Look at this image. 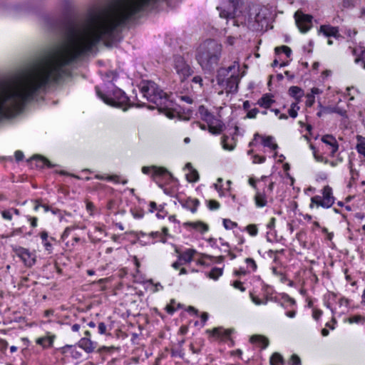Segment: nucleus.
I'll return each instance as SVG.
<instances>
[{"label":"nucleus","mask_w":365,"mask_h":365,"mask_svg":"<svg viewBox=\"0 0 365 365\" xmlns=\"http://www.w3.org/2000/svg\"><path fill=\"white\" fill-rule=\"evenodd\" d=\"M222 53V45L209 39L202 43L196 51L195 59L205 72H212L217 66Z\"/></svg>","instance_id":"1"},{"label":"nucleus","mask_w":365,"mask_h":365,"mask_svg":"<svg viewBox=\"0 0 365 365\" xmlns=\"http://www.w3.org/2000/svg\"><path fill=\"white\" fill-rule=\"evenodd\" d=\"M140 92L148 101L156 105L160 112H165L172 108L173 103L170 100L169 96L154 82L148 81L140 88Z\"/></svg>","instance_id":"2"},{"label":"nucleus","mask_w":365,"mask_h":365,"mask_svg":"<svg viewBox=\"0 0 365 365\" xmlns=\"http://www.w3.org/2000/svg\"><path fill=\"white\" fill-rule=\"evenodd\" d=\"M96 93L98 96L108 105L123 108L124 106H126L129 102L128 97L125 95V92L121 89L115 88L113 91V97H108L101 93L98 87H96Z\"/></svg>","instance_id":"3"},{"label":"nucleus","mask_w":365,"mask_h":365,"mask_svg":"<svg viewBox=\"0 0 365 365\" xmlns=\"http://www.w3.org/2000/svg\"><path fill=\"white\" fill-rule=\"evenodd\" d=\"M174 68L181 81H184L193 73L190 66L181 56H176L174 58Z\"/></svg>","instance_id":"4"},{"label":"nucleus","mask_w":365,"mask_h":365,"mask_svg":"<svg viewBox=\"0 0 365 365\" xmlns=\"http://www.w3.org/2000/svg\"><path fill=\"white\" fill-rule=\"evenodd\" d=\"M296 24L299 31L302 33L307 32L312 26V16L304 14L301 11H297L294 14Z\"/></svg>","instance_id":"5"},{"label":"nucleus","mask_w":365,"mask_h":365,"mask_svg":"<svg viewBox=\"0 0 365 365\" xmlns=\"http://www.w3.org/2000/svg\"><path fill=\"white\" fill-rule=\"evenodd\" d=\"M16 255L23 260L25 265L31 267L36 262L35 256L29 250L24 247H19L16 250Z\"/></svg>","instance_id":"6"},{"label":"nucleus","mask_w":365,"mask_h":365,"mask_svg":"<svg viewBox=\"0 0 365 365\" xmlns=\"http://www.w3.org/2000/svg\"><path fill=\"white\" fill-rule=\"evenodd\" d=\"M152 170L153 171V180L157 182V178L164 175H169L170 178H173V175L169 171L163 167H157V166H152V167H146L144 166L142 168V172L144 174H148L150 170Z\"/></svg>","instance_id":"7"},{"label":"nucleus","mask_w":365,"mask_h":365,"mask_svg":"<svg viewBox=\"0 0 365 365\" xmlns=\"http://www.w3.org/2000/svg\"><path fill=\"white\" fill-rule=\"evenodd\" d=\"M323 199L320 206L326 208L330 207L334 202V197L332 195V189L329 185L323 188Z\"/></svg>","instance_id":"8"},{"label":"nucleus","mask_w":365,"mask_h":365,"mask_svg":"<svg viewBox=\"0 0 365 365\" xmlns=\"http://www.w3.org/2000/svg\"><path fill=\"white\" fill-rule=\"evenodd\" d=\"M240 78L237 74H232L230 77L225 81L226 88L228 93H237L238 90V84Z\"/></svg>","instance_id":"9"},{"label":"nucleus","mask_w":365,"mask_h":365,"mask_svg":"<svg viewBox=\"0 0 365 365\" xmlns=\"http://www.w3.org/2000/svg\"><path fill=\"white\" fill-rule=\"evenodd\" d=\"M319 33H322L327 37L333 36L338 38L339 36L338 28L330 25L321 26Z\"/></svg>","instance_id":"10"},{"label":"nucleus","mask_w":365,"mask_h":365,"mask_svg":"<svg viewBox=\"0 0 365 365\" xmlns=\"http://www.w3.org/2000/svg\"><path fill=\"white\" fill-rule=\"evenodd\" d=\"M184 227H192L193 229L199 230L201 233H204L209 230L207 224L202 221L186 222L183 224Z\"/></svg>","instance_id":"11"},{"label":"nucleus","mask_w":365,"mask_h":365,"mask_svg":"<svg viewBox=\"0 0 365 365\" xmlns=\"http://www.w3.org/2000/svg\"><path fill=\"white\" fill-rule=\"evenodd\" d=\"M78 346L84 349L87 353L93 352L96 348L94 343L88 337L82 338L78 341Z\"/></svg>","instance_id":"12"},{"label":"nucleus","mask_w":365,"mask_h":365,"mask_svg":"<svg viewBox=\"0 0 365 365\" xmlns=\"http://www.w3.org/2000/svg\"><path fill=\"white\" fill-rule=\"evenodd\" d=\"M31 160H36L37 161L36 166L39 168H43L45 165L49 168H52L54 166L48 159L41 155H34L31 158Z\"/></svg>","instance_id":"13"},{"label":"nucleus","mask_w":365,"mask_h":365,"mask_svg":"<svg viewBox=\"0 0 365 365\" xmlns=\"http://www.w3.org/2000/svg\"><path fill=\"white\" fill-rule=\"evenodd\" d=\"M274 102V101L271 98L269 94H265L258 100L257 104L261 107L268 108Z\"/></svg>","instance_id":"14"},{"label":"nucleus","mask_w":365,"mask_h":365,"mask_svg":"<svg viewBox=\"0 0 365 365\" xmlns=\"http://www.w3.org/2000/svg\"><path fill=\"white\" fill-rule=\"evenodd\" d=\"M228 74V70H226L225 68H220V69H218L216 77L217 84L220 86H222L225 83V81L227 80L226 77L227 76Z\"/></svg>","instance_id":"15"},{"label":"nucleus","mask_w":365,"mask_h":365,"mask_svg":"<svg viewBox=\"0 0 365 365\" xmlns=\"http://www.w3.org/2000/svg\"><path fill=\"white\" fill-rule=\"evenodd\" d=\"M289 94L290 96L294 98L297 101H299V98L304 95V91L298 86H291L289 88Z\"/></svg>","instance_id":"16"},{"label":"nucleus","mask_w":365,"mask_h":365,"mask_svg":"<svg viewBox=\"0 0 365 365\" xmlns=\"http://www.w3.org/2000/svg\"><path fill=\"white\" fill-rule=\"evenodd\" d=\"M54 336L40 337L36 339V344L42 346L44 348L49 347L52 345Z\"/></svg>","instance_id":"17"},{"label":"nucleus","mask_w":365,"mask_h":365,"mask_svg":"<svg viewBox=\"0 0 365 365\" xmlns=\"http://www.w3.org/2000/svg\"><path fill=\"white\" fill-rule=\"evenodd\" d=\"M196 253V251L192 249H188L182 254L179 255V259L183 260L185 262H190L192 260L193 255Z\"/></svg>","instance_id":"18"},{"label":"nucleus","mask_w":365,"mask_h":365,"mask_svg":"<svg viewBox=\"0 0 365 365\" xmlns=\"http://www.w3.org/2000/svg\"><path fill=\"white\" fill-rule=\"evenodd\" d=\"M199 205V200L197 199H188L182 205L183 207L189 209L192 212H195Z\"/></svg>","instance_id":"19"},{"label":"nucleus","mask_w":365,"mask_h":365,"mask_svg":"<svg viewBox=\"0 0 365 365\" xmlns=\"http://www.w3.org/2000/svg\"><path fill=\"white\" fill-rule=\"evenodd\" d=\"M250 341L252 343H259L262 344V348H266L269 344V340L262 336L254 335L251 336Z\"/></svg>","instance_id":"20"},{"label":"nucleus","mask_w":365,"mask_h":365,"mask_svg":"<svg viewBox=\"0 0 365 365\" xmlns=\"http://www.w3.org/2000/svg\"><path fill=\"white\" fill-rule=\"evenodd\" d=\"M267 13V10L266 9H262L255 16V21H257L259 24H261L262 26H263V21L267 24V21L266 20Z\"/></svg>","instance_id":"21"},{"label":"nucleus","mask_w":365,"mask_h":365,"mask_svg":"<svg viewBox=\"0 0 365 365\" xmlns=\"http://www.w3.org/2000/svg\"><path fill=\"white\" fill-rule=\"evenodd\" d=\"M255 204L257 207H264L267 205V200L264 194L257 192L255 197Z\"/></svg>","instance_id":"22"},{"label":"nucleus","mask_w":365,"mask_h":365,"mask_svg":"<svg viewBox=\"0 0 365 365\" xmlns=\"http://www.w3.org/2000/svg\"><path fill=\"white\" fill-rule=\"evenodd\" d=\"M273 137L272 136H267L265 138H262V144L265 147L270 148L271 149L275 150L277 149L278 145L276 143H274L273 142Z\"/></svg>","instance_id":"23"},{"label":"nucleus","mask_w":365,"mask_h":365,"mask_svg":"<svg viewBox=\"0 0 365 365\" xmlns=\"http://www.w3.org/2000/svg\"><path fill=\"white\" fill-rule=\"evenodd\" d=\"M359 143L356 145V150L359 153L363 155L365 157V139L360 136H357Z\"/></svg>","instance_id":"24"},{"label":"nucleus","mask_w":365,"mask_h":365,"mask_svg":"<svg viewBox=\"0 0 365 365\" xmlns=\"http://www.w3.org/2000/svg\"><path fill=\"white\" fill-rule=\"evenodd\" d=\"M186 178L190 182H197L199 180L198 172L195 169L192 168L189 173L186 174Z\"/></svg>","instance_id":"25"},{"label":"nucleus","mask_w":365,"mask_h":365,"mask_svg":"<svg viewBox=\"0 0 365 365\" xmlns=\"http://www.w3.org/2000/svg\"><path fill=\"white\" fill-rule=\"evenodd\" d=\"M283 357L279 353H274L270 358L271 365H279L283 364Z\"/></svg>","instance_id":"26"},{"label":"nucleus","mask_w":365,"mask_h":365,"mask_svg":"<svg viewBox=\"0 0 365 365\" xmlns=\"http://www.w3.org/2000/svg\"><path fill=\"white\" fill-rule=\"evenodd\" d=\"M222 274V269L214 267L208 274V277L212 279H217Z\"/></svg>","instance_id":"27"},{"label":"nucleus","mask_w":365,"mask_h":365,"mask_svg":"<svg viewBox=\"0 0 365 365\" xmlns=\"http://www.w3.org/2000/svg\"><path fill=\"white\" fill-rule=\"evenodd\" d=\"M73 0H60V6L64 12H68L73 7Z\"/></svg>","instance_id":"28"},{"label":"nucleus","mask_w":365,"mask_h":365,"mask_svg":"<svg viewBox=\"0 0 365 365\" xmlns=\"http://www.w3.org/2000/svg\"><path fill=\"white\" fill-rule=\"evenodd\" d=\"M322 140L323 143L329 145L330 146H332V145L336 142L335 138L331 135H324L322 138Z\"/></svg>","instance_id":"29"},{"label":"nucleus","mask_w":365,"mask_h":365,"mask_svg":"<svg viewBox=\"0 0 365 365\" xmlns=\"http://www.w3.org/2000/svg\"><path fill=\"white\" fill-rule=\"evenodd\" d=\"M275 53H279L281 51L282 52H284L286 56L287 57H289L291 53H292V50L289 47L287 46H280V47H276L275 49Z\"/></svg>","instance_id":"30"},{"label":"nucleus","mask_w":365,"mask_h":365,"mask_svg":"<svg viewBox=\"0 0 365 365\" xmlns=\"http://www.w3.org/2000/svg\"><path fill=\"white\" fill-rule=\"evenodd\" d=\"M223 225L225 229L230 230V229L236 227L237 226V224L235 222L231 221L230 220L224 219L223 220Z\"/></svg>","instance_id":"31"},{"label":"nucleus","mask_w":365,"mask_h":365,"mask_svg":"<svg viewBox=\"0 0 365 365\" xmlns=\"http://www.w3.org/2000/svg\"><path fill=\"white\" fill-rule=\"evenodd\" d=\"M246 230L252 236H255L257 235V227L255 225H249L246 227Z\"/></svg>","instance_id":"32"},{"label":"nucleus","mask_w":365,"mask_h":365,"mask_svg":"<svg viewBox=\"0 0 365 365\" xmlns=\"http://www.w3.org/2000/svg\"><path fill=\"white\" fill-rule=\"evenodd\" d=\"M307 101H306V106L307 107H312L315 101V98L313 94L308 93L307 96Z\"/></svg>","instance_id":"33"},{"label":"nucleus","mask_w":365,"mask_h":365,"mask_svg":"<svg viewBox=\"0 0 365 365\" xmlns=\"http://www.w3.org/2000/svg\"><path fill=\"white\" fill-rule=\"evenodd\" d=\"M300 363H301L300 358L297 355H296V354L292 355L290 360H289L290 365H299V364H300Z\"/></svg>","instance_id":"34"},{"label":"nucleus","mask_w":365,"mask_h":365,"mask_svg":"<svg viewBox=\"0 0 365 365\" xmlns=\"http://www.w3.org/2000/svg\"><path fill=\"white\" fill-rule=\"evenodd\" d=\"M208 207L210 210H217L220 207V203L215 200H210L208 201Z\"/></svg>","instance_id":"35"},{"label":"nucleus","mask_w":365,"mask_h":365,"mask_svg":"<svg viewBox=\"0 0 365 365\" xmlns=\"http://www.w3.org/2000/svg\"><path fill=\"white\" fill-rule=\"evenodd\" d=\"M250 297H251V299L252 301L257 305H260L262 304H266L267 300L266 299L265 301H262L261 299H259L257 297L253 295V294L250 293Z\"/></svg>","instance_id":"36"},{"label":"nucleus","mask_w":365,"mask_h":365,"mask_svg":"<svg viewBox=\"0 0 365 365\" xmlns=\"http://www.w3.org/2000/svg\"><path fill=\"white\" fill-rule=\"evenodd\" d=\"M199 112L202 115H204L207 120V118L211 115L210 112L205 108L204 106H200L199 108Z\"/></svg>","instance_id":"37"},{"label":"nucleus","mask_w":365,"mask_h":365,"mask_svg":"<svg viewBox=\"0 0 365 365\" xmlns=\"http://www.w3.org/2000/svg\"><path fill=\"white\" fill-rule=\"evenodd\" d=\"M324 113H334V112H338V108L336 107H330V106H323Z\"/></svg>","instance_id":"38"},{"label":"nucleus","mask_w":365,"mask_h":365,"mask_svg":"<svg viewBox=\"0 0 365 365\" xmlns=\"http://www.w3.org/2000/svg\"><path fill=\"white\" fill-rule=\"evenodd\" d=\"M355 62H361L363 67L365 68V48L361 51V56L355 59Z\"/></svg>","instance_id":"39"},{"label":"nucleus","mask_w":365,"mask_h":365,"mask_svg":"<svg viewBox=\"0 0 365 365\" xmlns=\"http://www.w3.org/2000/svg\"><path fill=\"white\" fill-rule=\"evenodd\" d=\"M312 204L310 205L311 207H312V204H316L317 206H320V203L322 202V200L321 199V197L319 195H316L312 197L311 199Z\"/></svg>","instance_id":"40"},{"label":"nucleus","mask_w":365,"mask_h":365,"mask_svg":"<svg viewBox=\"0 0 365 365\" xmlns=\"http://www.w3.org/2000/svg\"><path fill=\"white\" fill-rule=\"evenodd\" d=\"M228 139L227 136H223L222 140V147L225 150H232L234 149V146H230L228 144H227L226 141Z\"/></svg>","instance_id":"41"},{"label":"nucleus","mask_w":365,"mask_h":365,"mask_svg":"<svg viewBox=\"0 0 365 365\" xmlns=\"http://www.w3.org/2000/svg\"><path fill=\"white\" fill-rule=\"evenodd\" d=\"M259 110L257 108H253L248 111L247 114V117L249 118H254L256 117L257 114L258 113Z\"/></svg>","instance_id":"42"},{"label":"nucleus","mask_w":365,"mask_h":365,"mask_svg":"<svg viewBox=\"0 0 365 365\" xmlns=\"http://www.w3.org/2000/svg\"><path fill=\"white\" fill-rule=\"evenodd\" d=\"M98 332L101 334H106V325L103 322H100L98 327Z\"/></svg>","instance_id":"43"},{"label":"nucleus","mask_w":365,"mask_h":365,"mask_svg":"<svg viewBox=\"0 0 365 365\" xmlns=\"http://www.w3.org/2000/svg\"><path fill=\"white\" fill-rule=\"evenodd\" d=\"M232 285L235 288L239 289L241 292L245 291V288L243 287L242 283L240 281H235Z\"/></svg>","instance_id":"44"},{"label":"nucleus","mask_w":365,"mask_h":365,"mask_svg":"<svg viewBox=\"0 0 365 365\" xmlns=\"http://www.w3.org/2000/svg\"><path fill=\"white\" fill-rule=\"evenodd\" d=\"M209 131L213 134H219L222 131V127L210 126Z\"/></svg>","instance_id":"45"},{"label":"nucleus","mask_w":365,"mask_h":365,"mask_svg":"<svg viewBox=\"0 0 365 365\" xmlns=\"http://www.w3.org/2000/svg\"><path fill=\"white\" fill-rule=\"evenodd\" d=\"M245 262L247 264L250 265L253 270H256L257 264L252 258H247Z\"/></svg>","instance_id":"46"},{"label":"nucleus","mask_w":365,"mask_h":365,"mask_svg":"<svg viewBox=\"0 0 365 365\" xmlns=\"http://www.w3.org/2000/svg\"><path fill=\"white\" fill-rule=\"evenodd\" d=\"M264 160H265V157H264V156H259L258 155H255L254 156L253 162L255 163H264Z\"/></svg>","instance_id":"47"},{"label":"nucleus","mask_w":365,"mask_h":365,"mask_svg":"<svg viewBox=\"0 0 365 365\" xmlns=\"http://www.w3.org/2000/svg\"><path fill=\"white\" fill-rule=\"evenodd\" d=\"M314 157L317 161L324 162L325 163H329V160L327 159L324 160L323 156L317 155L315 152L314 153Z\"/></svg>","instance_id":"48"},{"label":"nucleus","mask_w":365,"mask_h":365,"mask_svg":"<svg viewBox=\"0 0 365 365\" xmlns=\"http://www.w3.org/2000/svg\"><path fill=\"white\" fill-rule=\"evenodd\" d=\"M1 215H2V217L6 220H11L12 218V215L9 211L4 210L2 212Z\"/></svg>","instance_id":"49"},{"label":"nucleus","mask_w":365,"mask_h":365,"mask_svg":"<svg viewBox=\"0 0 365 365\" xmlns=\"http://www.w3.org/2000/svg\"><path fill=\"white\" fill-rule=\"evenodd\" d=\"M15 158L17 161H20L24 158V153L20 150H17L15 152Z\"/></svg>","instance_id":"50"},{"label":"nucleus","mask_w":365,"mask_h":365,"mask_svg":"<svg viewBox=\"0 0 365 365\" xmlns=\"http://www.w3.org/2000/svg\"><path fill=\"white\" fill-rule=\"evenodd\" d=\"M361 319H362V317H361V316H359V315L354 316L353 317L349 318V322L350 323H357V322H359Z\"/></svg>","instance_id":"51"},{"label":"nucleus","mask_w":365,"mask_h":365,"mask_svg":"<svg viewBox=\"0 0 365 365\" xmlns=\"http://www.w3.org/2000/svg\"><path fill=\"white\" fill-rule=\"evenodd\" d=\"M331 155L334 156L335 153L339 149V145L337 143V141L334 144H333L332 146H331Z\"/></svg>","instance_id":"52"},{"label":"nucleus","mask_w":365,"mask_h":365,"mask_svg":"<svg viewBox=\"0 0 365 365\" xmlns=\"http://www.w3.org/2000/svg\"><path fill=\"white\" fill-rule=\"evenodd\" d=\"M288 113L290 117L293 118H295L297 116V110L296 109L289 108Z\"/></svg>","instance_id":"53"},{"label":"nucleus","mask_w":365,"mask_h":365,"mask_svg":"<svg viewBox=\"0 0 365 365\" xmlns=\"http://www.w3.org/2000/svg\"><path fill=\"white\" fill-rule=\"evenodd\" d=\"M222 329L221 328H215L212 329V332L214 336H220L222 334Z\"/></svg>","instance_id":"54"},{"label":"nucleus","mask_w":365,"mask_h":365,"mask_svg":"<svg viewBox=\"0 0 365 365\" xmlns=\"http://www.w3.org/2000/svg\"><path fill=\"white\" fill-rule=\"evenodd\" d=\"M192 82L195 83H199L200 86H202V78L200 76H196L193 77Z\"/></svg>","instance_id":"55"},{"label":"nucleus","mask_w":365,"mask_h":365,"mask_svg":"<svg viewBox=\"0 0 365 365\" xmlns=\"http://www.w3.org/2000/svg\"><path fill=\"white\" fill-rule=\"evenodd\" d=\"M322 314V312L321 310H314L313 312V317L317 320L319 319Z\"/></svg>","instance_id":"56"},{"label":"nucleus","mask_w":365,"mask_h":365,"mask_svg":"<svg viewBox=\"0 0 365 365\" xmlns=\"http://www.w3.org/2000/svg\"><path fill=\"white\" fill-rule=\"evenodd\" d=\"M29 220L31 222V225L33 227H35L37 226V218L36 217H29Z\"/></svg>","instance_id":"57"},{"label":"nucleus","mask_w":365,"mask_h":365,"mask_svg":"<svg viewBox=\"0 0 365 365\" xmlns=\"http://www.w3.org/2000/svg\"><path fill=\"white\" fill-rule=\"evenodd\" d=\"M236 62L234 63L233 65L232 66H230L227 68H226V70H228V73L232 71V70H235L237 68V71H239V65L237 64V66L235 65Z\"/></svg>","instance_id":"58"},{"label":"nucleus","mask_w":365,"mask_h":365,"mask_svg":"<svg viewBox=\"0 0 365 365\" xmlns=\"http://www.w3.org/2000/svg\"><path fill=\"white\" fill-rule=\"evenodd\" d=\"M349 299H346L344 297H342L339 299V304L340 305H343L344 304L346 307H347L349 305Z\"/></svg>","instance_id":"59"},{"label":"nucleus","mask_w":365,"mask_h":365,"mask_svg":"<svg viewBox=\"0 0 365 365\" xmlns=\"http://www.w3.org/2000/svg\"><path fill=\"white\" fill-rule=\"evenodd\" d=\"M181 99L182 101L187 102V103H192L193 101L192 99L190 96H181Z\"/></svg>","instance_id":"60"},{"label":"nucleus","mask_w":365,"mask_h":365,"mask_svg":"<svg viewBox=\"0 0 365 365\" xmlns=\"http://www.w3.org/2000/svg\"><path fill=\"white\" fill-rule=\"evenodd\" d=\"M48 237V236L47 232L43 231L41 232V238L43 242L47 240Z\"/></svg>","instance_id":"61"},{"label":"nucleus","mask_w":365,"mask_h":365,"mask_svg":"<svg viewBox=\"0 0 365 365\" xmlns=\"http://www.w3.org/2000/svg\"><path fill=\"white\" fill-rule=\"evenodd\" d=\"M235 276L245 275L246 274V271L245 269H240V270H236L234 272Z\"/></svg>","instance_id":"62"},{"label":"nucleus","mask_w":365,"mask_h":365,"mask_svg":"<svg viewBox=\"0 0 365 365\" xmlns=\"http://www.w3.org/2000/svg\"><path fill=\"white\" fill-rule=\"evenodd\" d=\"M166 311H167L168 313L172 314L174 313L175 309L173 308V305H168L166 307Z\"/></svg>","instance_id":"63"},{"label":"nucleus","mask_w":365,"mask_h":365,"mask_svg":"<svg viewBox=\"0 0 365 365\" xmlns=\"http://www.w3.org/2000/svg\"><path fill=\"white\" fill-rule=\"evenodd\" d=\"M274 223H275V218L274 217H272L270 219L269 222L267 225V227L269 228V229H272L274 226Z\"/></svg>","instance_id":"64"}]
</instances>
